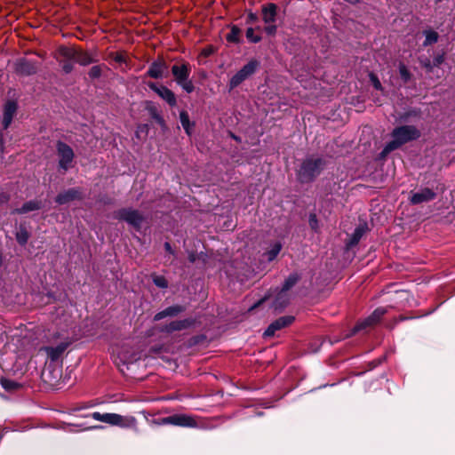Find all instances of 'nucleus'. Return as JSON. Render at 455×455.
I'll use <instances>...</instances> for the list:
<instances>
[{
	"mask_svg": "<svg viewBox=\"0 0 455 455\" xmlns=\"http://www.w3.org/2000/svg\"><path fill=\"white\" fill-rule=\"evenodd\" d=\"M420 132L413 125H403L394 129L392 132L393 140L389 141L383 149L382 154H388L402 145L417 140Z\"/></svg>",
	"mask_w": 455,
	"mask_h": 455,
	"instance_id": "obj_1",
	"label": "nucleus"
},
{
	"mask_svg": "<svg viewBox=\"0 0 455 455\" xmlns=\"http://www.w3.org/2000/svg\"><path fill=\"white\" fill-rule=\"evenodd\" d=\"M91 416L95 420L104 422L111 426L130 428L135 431L138 430V421L133 416H122L117 413H100L99 411L92 412Z\"/></svg>",
	"mask_w": 455,
	"mask_h": 455,
	"instance_id": "obj_2",
	"label": "nucleus"
},
{
	"mask_svg": "<svg viewBox=\"0 0 455 455\" xmlns=\"http://www.w3.org/2000/svg\"><path fill=\"white\" fill-rule=\"evenodd\" d=\"M324 164V161L319 157H309L306 159L299 171V180L302 182L312 181L320 174Z\"/></svg>",
	"mask_w": 455,
	"mask_h": 455,
	"instance_id": "obj_3",
	"label": "nucleus"
},
{
	"mask_svg": "<svg viewBox=\"0 0 455 455\" xmlns=\"http://www.w3.org/2000/svg\"><path fill=\"white\" fill-rule=\"evenodd\" d=\"M57 53L60 57L65 60H74L82 66H87L94 61L89 52L75 47L60 46L57 50Z\"/></svg>",
	"mask_w": 455,
	"mask_h": 455,
	"instance_id": "obj_4",
	"label": "nucleus"
},
{
	"mask_svg": "<svg viewBox=\"0 0 455 455\" xmlns=\"http://www.w3.org/2000/svg\"><path fill=\"white\" fill-rule=\"evenodd\" d=\"M115 219L124 221L136 230H140L145 216L139 210L133 208H122L114 213Z\"/></svg>",
	"mask_w": 455,
	"mask_h": 455,
	"instance_id": "obj_5",
	"label": "nucleus"
},
{
	"mask_svg": "<svg viewBox=\"0 0 455 455\" xmlns=\"http://www.w3.org/2000/svg\"><path fill=\"white\" fill-rule=\"evenodd\" d=\"M190 73L191 68L188 63L173 65L172 67V74L174 76L175 82L188 93L195 90L193 82L188 79Z\"/></svg>",
	"mask_w": 455,
	"mask_h": 455,
	"instance_id": "obj_6",
	"label": "nucleus"
},
{
	"mask_svg": "<svg viewBox=\"0 0 455 455\" xmlns=\"http://www.w3.org/2000/svg\"><path fill=\"white\" fill-rule=\"evenodd\" d=\"M56 149L59 156L60 168L64 171L68 170L71 167V164L75 157L73 149L62 141L57 142Z\"/></svg>",
	"mask_w": 455,
	"mask_h": 455,
	"instance_id": "obj_7",
	"label": "nucleus"
},
{
	"mask_svg": "<svg viewBox=\"0 0 455 455\" xmlns=\"http://www.w3.org/2000/svg\"><path fill=\"white\" fill-rule=\"evenodd\" d=\"M259 66V62L255 60L249 61L235 75L232 76L229 82L230 89L237 87L248 76L252 75Z\"/></svg>",
	"mask_w": 455,
	"mask_h": 455,
	"instance_id": "obj_8",
	"label": "nucleus"
},
{
	"mask_svg": "<svg viewBox=\"0 0 455 455\" xmlns=\"http://www.w3.org/2000/svg\"><path fill=\"white\" fill-rule=\"evenodd\" d=\"M386 314V309L382 307H379L375 309L372 314L365 318L364 320L359 322L354 328V331H359L361 330L366 329L368 327L374 326L377 324L383 315Z\"/></svg>",
	"mask_w": 455,
	"mask_h": 455,
	"instance_id": "obj_9",
	"label": "nucleus"
},
{
	"mask_svg": "<svg viewBox=\"0 0 455 455\" xmlns=\"http://www.w3.org/2000/svg\"><path fill=\"white\" fill-rule=\"evenodd\" d=\"M162 423L189 427L196 426V421L195 419L187 414H175L164 418L162 419Z\"/></svg>",
	"mask_w": 455,
	"mask_h": 455,
	"instance_id": "obj_10",
	"label": "nucleus"
},
{
	"mask_svg": "<svg viewBox=\"0 0 455 455\" xmlns=\"http://www.w3.org/2000/svg\"><path fill=\"white\" fill-rule=\"evenodd\" d=\"M295 318L291 315L281 316L273 322L264 332V337H273L277 331L282 330L294 322Z\"/></svg>",
	"mask_w": 455,
	"mask_h": 455,
	"instance_id": "obj_11",
	"label": "nucleus"
},
{
	"mask_svg": "<svg viewBox=\"0 0 455 455\" xmlns=\"http://www.w3.org/2000/svg\"><path fill=\"white\" fill-rule=\"evenodd\" d=\"M17 103L14 100H8L4 106L2 125L6 130L12 124L17 112Z\"/></svg>",
	"mask_w": 455,
	"mask_h": 455,
	"instance_id": "obj_12",
	"label": "nucleus"
},
{
	"mask_svg": "<svg viewBox=\"0 0 455 455\" xmlns=\"http://www.w3.org/2000/svg\"><path fill=\"white\" fill-rule=\"evenodd\" d=\"M148 86L150 89L156 92L164 100H165L170 106L173 107L176 105V96L169 88L165 86L158 87L154 83H149Z\"/></svg>",
	"mask_w": 455,
	"mask_h": 455,
	"instance_id": "obj_13",
	"label": "nucleus"
},
{
	"mask_svg": "<svg viewBox=\"0 0 455 455\" xmlns=\"http://www.w3.org/2000/svg\"><path fill=\"white\" fill-rule=\"evenodd\" d=\"M37 67L34 62L20 59L15 63V72L22 76H30L36 72Z\"/></svg>",
	"mask_w": 455,
	"mask_h": 455,
	"instance_id": "obj_14",
	"label": "nucleus"
},
{
	"mask_svg": "<svg viewBox=\"0 0 455 455\" xmlns=\"http://www.w3.org/2000/svg\"><path fill=\"white\" fill-rule=\"evenodd\" d=\"M68 347V343L62 342L56 347H43L40 350L44 351L48 358L55 362L63 355Z\"/></svg>",
	"mask_w": 455,
	"mask_h": 455,
	"instance_id": "obj_15",
	"label": "nucleus"
},
{
	"mask_svg": "<svg viewBox=\"0 0 455 455\" xmlns=\"http://www.w3.org/2000/svg\"><path fill=\"white\" fill-rule=\"evenodd\" d=\"M435 197V193L428 188H425L420 191L414 193L411 197V203L412 204H419L424 202H428Z\"/></svg>",
	"mask_w": 455,
	"mask_h": 455,
	"instance_id": "obj_16",
	"label": "nucleus"
},
{
	"mask_svg": "<svg viewBox=\"0 0 455 455\" xmlns=\"http://www.w3.org/2000/svg\"><path fill=\"white\" fill-rule=\"evenodd\" d=\"M82 199L81 193L78 189L70 188L63 193L59 194L56 196V203L59 204H65L68 202Z\"/></svg>",
	"mask_w": 455,
	"mask_h": 455,
	"instance_id": "obj_17",
	"label": "nucleus"
},
{
	"mask_svg": "<svg viewBox=\"0 0 455 455\" xmlns=\"http://www.w3.org/2000/svg\"><path fill=\"white\" fill-rule=\"evenodd\" d=\"M166 69H167V65L164 62V60H158L156 61H154L150 65L147 74L148 76L157 79V78H160L163 76V75L166 71Z\"/></svg>",
	"mask_w": 455,
	"mask_h": 455,
	"instance_id": "obj_18",
	"label": "nucleus"
},
{
	"mask_svg": "<svg viewBox=\"0 0 455 455\" xmlns=\"http://www.w3.org/2000/svg\"><path fill=\"white\" fill-rule=\"evenodd\" d=\"M277 7L275 4H268L262 7V19L265 23L270 24L275 21Z\"/></svg>",
	"mask_w": 455,
	"mask_h": 455,
	"instance_id": "obj_19",
	"label": "nucleus"
},
{
	"mask_svg": "<svg viewBox=\"0 0 455 455\" xmlns=\"http://www.w3.org/2000/svg\"><path fill=\"white\" fill-rule=\"evenodd\" d=\"M42 207V202L38 200H32L25 203L20 208H17L12 211L14 214H25L29 212L40 210Z\"/></svg>",
	"mask_w": 455,
	"mask_h": 455,
	"instance_id": "obj_20",
	"label": "nucleus"
},
{
	"mask_svg": "<svg viewBox=\"0 0 455 455\" xmlns=\"http://www.w3.org/2000/svg\"><path fill=\"white\" fill-rule=\"evenodd\" d=\"M193 323L194 322L191 319L173 321L164 327V331H166L167 332L181 331L190 327L193 324Z\"/></svg>",
	"mask_w": 455,
	"mask_h": 455,
	"instance_id": "obj_21",
	"label": "nucleus"
},
{
	"mask_svg": "<svg viewBox=\"0 0 455 455\" xmlns=\"http://www.w3.org/2000/svg\"><path fill=\"white\" fill-rule=\"evenodd\" d=\"M183 311H184V307L182 306H179V305L172 306V307L165 308L164 310H163L161 312H158L154 316V320L159 321L166 316H174Z\"/></svg>",
	"mask_w": 455,
	"mask_h": 455,
	"instance_id": "obj_22",
	"label": "nucleus"
},
{
	"mask_svg": "<svg viewBox=\"0 0 455 455\" xmlns=\"http://www.w3.org/2000/svg\"><path fill=\"white\" fill-rule=\"evenodd\" d=\"M180 120L181 125L184 128V130L186 131L187 134L190 135L191 134V123L189 120V116L187 111L182 110L180 113Z\"/></svg>",
	"mask_w": 455,
	"mask_h": 455,
	"instance_id": "obj_23",
	"label": "nucleus"
},
{
	"mask_svg": "<svg viewBox=\"0 0 455 455\" xmlns=\"http://www.w3.org/2000/svg\"><path fill=\"white\" fill-rule=\"evenodd\" d=\"M1 385L6 391H15L20 387V385L9 379H2Z\"/></svg>",
	"mask_w": 455,
	"mask_h": 455,
	"instance_id": "obj_24",
	"label": "nucleus"
},
{
	"mask_svg": "<svg viewBox=\"0 0 455 455\" xmlns=\"http://www.w3.org/2000/svg\"><path fill=\"white\" fill-rule=\"evenodd\" d=\"M240 33L241 30L236 26H233L230 32L227 35V40L231 43H239Z\"/></svg>",
	"mask_w": 455,
	"mask_h": 455,
	"instance_id": "obj_25",
	"label": "nucleus"
},
{
	"mask_svg": "<svg viewBox=\"0 0 455 455\" xmlns=\"http://www.w3.org/2000/svg\"><path fill=\"white\" fill-rule=\"evenodd\" d=\"M299 280V276L297 274L291 275L284 282L281 293L290 290Z\"/></svg>",
	"mask_w": 455,
	"mask_h": 455,
	"instance_id": "obj_26",
	"label": "nucleus"
},
{
	"mask_svg": "<svg viewBox=\"0 0 455 455\" xmlns=\"http://www.w3.org/2000/svg\"><path fill=\"white\" fill-rule=\"evenodd\" d=\"M426 39L424 42V45H429L435 44L438 40V34L435 31L429 30L425 32Z\"/></svg>",
	"mask_w": 455,
	"mask_h": 455,
	"instance_id": "obj_27",
	"label": "nucleus"
},
{
	"mask_svg": "<svg viewBox=\"0 0 455 455\" xmlns=\"http://www.w3.org/2000/svg\"><path fill=\"white\" fill-rule=\"evenodd\" d=\"M55 57L60 62H62V69L65 73L68 74L73 70L74 66L71 60L60 57L57 52Z\"/></svg>",
	"mask_w": 455,
	"mask_h": 455,
	"instance_id": "obj_28",
	"label": "nucleus"
},
{
	"mask_svg": "<svg viewBox=\"0 0 455 455\" xmlns=\"http://www.w3.org/2000/svg\"><path fill=\"white\" fill-rule=\"evenodd\" d=\"M363 234H364L363 228H362V227L356 228L352 235V237L350 240V244L351 245L356 244L360 241V239L362 238Z\"/></svg>",
	"mask_w": 455,
	"mask_h": 455,
	"instance_id": "obj_29",
	"label": "nucleus"
},
{
	"mask_svg": "<svg viewBox=\"0 0 455 455\" xmlns=\"http://www.w3.org/2000/svg\"><path fill=\"white\" fill-rule=\"evenodd\" d=\"M246 37L251 43H259L261 40V36L255 34V30L252 28H247Z\"/></svg>",
	"mask_w": 455,
	"mask_h": 455,
	"instance_id": "obj_30",
	"label": "nucleus"
},
{
	"mask_svg": "<svg viewBox=\"0 0 455 455\" xmlns=\"http://www.w3.org/2000/svg\"><path fill=\"white\" fill-rule=\"evenodd\" d=\"M152 279L154 283L159 288H167L168 282L163 275H153Z\"/></svg>",
	"mask_w": 455,
	"mask_h": 455,
	"instance_id": "obj_31",
	"label": "nucleus"
},
{
	"mask_svg": "<svg viewBox=\"0 0 455 455\" xmlns=\"http://www.w3.org/2000/svg\"><path fill=\"white\" fill-rule=\"evenodd\" d=\"M28 237H29V235L26 229H20L16 234L17 242L21 245H24L25 243H27Z\"/></svg>",
	"mask_w": 455,
	"mask_h": 455,
	"instance_id": "obj_32",
	"label": "nucleus"
},
{
	"mask_svg": "<svg viewBox=\"0 0 455 455\" xmlns=\"http://www.w3.org/2000/svg\"><path fill=\"white\" fill-rule=\"evenodd\" d=\"M281 248H282L281 243H275L273 245V247L271 248V250H269L267 253L268 260H273L274 259H275V257L279 254Z\"/></svg>",
	"mask_w": 455,
	"mask_h": 455,
	"instance_id": "obj_33",
	"label": "nucleus"
},
{
	"mask_svg": "<svg viewBox=\"0 0 455 455\" xmlns=\"http://www.w3.org/2000/svg\"><path fill=\"white\" fill-rule=\"evenodd\" d=\"M399 73L404 83H407L411 79V73L406 66L403 63L399 65Z\"/></svg>",
	"mask_w": 455,
	"mask_h": 455,
	"instance_id": "obj_34",
	"label": "nucleus"
},
{
	"mask_svg": "<svg viewBox=\"0 0 455 455\" xmlns=\"http://www.w3.org/2000/svg\"><path fill=\"white\" fill-rule=\"evenodd\" d=\"M102 68L101 65H96L91 68L89 71V76L92 79L99 78L102 74Z\"/></svg>",
	"mask_w": 455,
	"mask_h": 455,
	"instance_id": "obj_35",
	"label": "nucleus"
},
{
	"mask_svg": "<svg viewBox=\"0 0 455 455\" xmlns=\"http://www.w3.org/2000/svg\"><path fill=\"white\" fill-rule=\"evenodd\" d=\"M369 77H370V80H371L372 85L374 86V88L376 90H382L381 83L375 74L370 73Z\"/></svg>",
	"mask_w": 455,
	"mask_h": 455,
	"instance_id": "obj_36",
	"label": "nucleus"
},
{
	"mask_svg": "<svg viewBox=\"0 0 455 455\" xmlns=\"http://www.w3.org/2000/svg\"><path fill=\"white\" fill-rule=\"evenodd\" d=\"M114 60L116 62H118V63H123V62H125L126 61V55L124 53H116L115 56H114Z\"/></svg>",
	"mask_w": 455,
	"mask_h": 455,
	"instance_id": "obj_37",
	"label": "nucleus"
},
{
	"mask_svg": "<svg viewBox=\"0 0 455 455\" xmlns=\"http://www.w3.org/2000/svg\"><path fill=\"white\" fill-rule=\"evenodd\" d=\"M265 31L268 34V35H275V32H276V26L275 25H273V23H270L268 24L266 28H265Z\"/></svg>",
	"mask_w": 455,
	"mask_h": 455,
	"instance_id": "obj_38",
	"label": "nucleus"
},
{
	"mask_svg": "<svg viewBox=\"0 0 455 455\" xmlns=\"http://www.w3.org/2000/svg\"><path fill=\"white\" fill-rule=\"evenodd\" d=\"M153 118H155L158 123H163V118L156 113V109L151 108L150 109Z\"/></svg>",
	"mask_w": 455,
	"mask_h": 455,
	"instance_id": "obj_39",
	"label": "nucleus"
},
{
	"mask_svg": "<svg viewBox=\"0 0 455 455\" xmlns=\"http://www.w3.org/2000/svg\"><path fill=\"white\" fill-rule=\"evenodd\" d=\"M153 118H155L158 123H163V118L156 113V109L151 108L150 109Z\"/></svg>",
	"mask_w": 455,
	"mask_h": 455,
	"instance_id": "obj_40",
	"label": "nucleus"
},
{
	"mask_svg": "<svg viewBox=\"0 0 455 455\" xmlns=\"http://www.w3.org/2000/svg\"><path fill=\"white\" fill-rule=\"evenodd\" d=\"M5 149L4 146V135L2 132H0V152L4 153Z\"/></svg>",
	"mask_w": 455,
	"mask_h": 455,
	"instance_id": "obj_41",
	"label": "nucleus"
},
{
	"mask_svg": "<svg viewBox=\"0 0 455 455\" xmlns=\"http://www.w3.org/2000/svg\"><path fill=\"white\" fill-rule=\"evenodd\" d=\"M443 60H444L443 56L439 55L435 59L434 63L435 66H439L440 64L443 63Z\"/></svg>",
	"mask_w": 455,
	"mask_h": 455,
	"instance_id": "obj_42",
	"label": "nucleus"
},
{
	"mask_svg": "<svg viewBox=\"0 0 455 455\" xmlns=\"http://www.w3.org/2000/svg\"><path fill=\"white\" fill-rule=\"evenodd\" d=\"M43 378L45 382H48L50 385H54L50 379L47 378V373L45 371L43 372Z\"/></svg>",
	"mask_w": 455,
	"mask_h": 455,
	"instance_id": "obj_43",
	"label": "nucleus"
},
{
	"mask_svg": "<svg viewBox=\"0 0 455 455\" xmlns=\"http://www.w3.org/2000/svg\"><path fill=\"white\" fill-rule=\"evenodd\" d=\"M164 248L168 252L172 253V246L169 243H164Z\"/></svg>",
	"mask_w": 455,
	"mask_h": 455,
	"instance_id": "obj_44",
	"label": "nucleus"
},
{
	"mask_svg": "<svg viewBox=\"0 0 455 455\" xmlns=\"http://www.w3.org/2000/svg\"><path fill=\"white\" fill-rule=\"evenodd\" d=\"M211 52H212L211 50L204 49V50H203L202 54H204V56H208L211 54Z\"/></svg>",
	"mask_w": 455,
	"mask_h": 455,
	"instance_id": "obj_45",
	"label": "nucleus"
},
{
	"mask_svg": "<svg viewBox=\"0 0 455 455\" xmlns=\"http://www.w3.org/2000/svg\"><path fill=\"white\" fill-rule=\"evenodd\" d=\"M249 19L251 20V21H254L257 20V16L253 13H250L249 14Z\"/></svg>",
	"mask_w": 455,
	"mask_h": 455,
	"instance_id": "obj_46",
	"label": "nucleus"
},
{
	"mask_svg": "<svg viewBox=\"0 0 455 455\" xmlns=\"http://www.w3.org/2000/svg\"><path fill=\"white\" fill-rule=\"evenodd\" d=\"M424 66H425V67H426L429 71H431L432 67H431V64H430V61H429V60H427V62H426V63L424 64Z\"/></svg>",
	"mask_w": 455,
	"mask_h": 455,
	"instance_id": "obj_47",
	"label": "nucleus"
}]
</instances>
